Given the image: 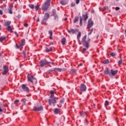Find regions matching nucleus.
<instances>
[{"instance_id": "obj_18", "label": "nucleus", "mask_w": 126, "mask_h": 126, "mask_svg": "<svg viewBox=\"0 0 126 126\" xmlns=\"http://www.w3.org/2000/svg\"><path fill=\"white\" fill-rule=\"evenodd\" d=\"M55 94V91H50V96L49 97L50 98H57L56 97H55L54 94Z\"/></svg>"}, {"instance_id": "obj_13", "label": "nucleus", "mask_w": 126, "mask_h": 126, "mask_svg": "<svg viewBox=\"0 0 126 126\" xmlns=\"http://www.w3.org/2000/svg\"><path fill=\"white\" fill-rule=\"evenodd\" d=\"M4 71L2 72V74L3 75H5L7 72H8V67L7 66H3Z\"/></svg>"}, {"instance_id": "obj_3", "label": "nucleus", "mask_w": 126, "mask_h": 126, "mask_svg": "<svg viewBox=\"0 0 126 126\" xmlns=\"http://www.w3.org/2000/svg\"><path fill=\"white\" fill-rule=\"evenodd\" d=\"M50 18V14L48 13H45L44 14V18L41 20V24L42 25H45L48 21V19Z\"/></svg>"}, {"instance_id": "obj_54", "label": "nucleus", "mask_w": 126, "mask_h": 126, "mask_svg": "<svg viewBox=\"0 0 126 126\" xmlns=\"http://www.w3.org/2000/svg\"><path fill=\"white\" fill-rule=\"evenodd\" d=\"M94 31V29L92 28L91 30V32L93 33V31Z\"/></svg>"}, {"instance_id": "obj_25", "label": "nucleus", "mask_w": 126, "mask_h": 126, "mask_svg": "<svg viewBox=\"0 0 126 126\" xmlns=\"http://www.w3.org/2000/svg\"><path fill=\"white\" fill-rule=\"evenodd\" d=\"M26 101H27L26 100V98H23L21 100V102H22V105H24L26 104Z\"/></svg>"}, {"instance_id": "obj_10", "label": "nucleus", "mask_w": 126, "mask_h": 126, "mask_svg": "<svg viewBox=\"0 0 126 126\" xmlns=\"http://www.w3.org/2000/svg\"><path fill=\"white\" fill-rule=\"evenodd\" d=\"M93 21H92V19H89L88 20V24L87 25V28L88 29H90V28H91L92 27V26H93Z\"/></svg>"}, {"instance_id": "obj_9", "label": "nucleus", "mask_w": 126, "mask_h": 126, "mask_svg": "<svg viewBox=\"0 0 126 126\" xmlns=\"http://www.w3.org/2000/svg\"><path fill=\"white\" fill-rule=\"evenodd\" d=\"M104 74L107 75H109L110 77H112V74H111V70L108 67H106L104 71Z\"/></svg>"}, {"instance_id": "obj_50", "label": "nucleus", "mask_w": 126, "mask_h": 126, "mask_svg": "<svg viewBox=\"0 0 126 126\" xmlns=\"http://www.w3.org/2000/svg\"><path fill=\"white\" fill-rule=\"evenodd\" d=\"M0 15H2L3 14V13L2 12V10L0 9Z\"/></svg>"}, {"instance_id": "obj_57", "label": "nucleus", "mask_w": 126, "mask_h": 126, "mask_svg": "<svg viewBox=\"0 0 126 126\" xmlns=\"http://www.w3.org/2000/svg\"><path fill=\"white\" fill-rule=\"evenodd\" d=\"M85 123H86V125H87L88 122H87V120H85Z\"/></svg>"}, {"instance_id": "obj_14", "label": "nucleus", "mask_w": 126, "mask_h": 126, "mask_svg": "<svg viewBox=\"0 0 126 126\" xmlns=\"http://www.w3.org/2000/svg\"><path fill=\"white\" fill-rule=\"evenodd\" d=\"M12 8H13V5L12 4H10L9 5V8L8 9V11L10 13V14H12Z\"/></svg>"}, {"instance_id": "obj_16", "label": "nucleus", "mask_w": 126, "mask_h": 126, "mask_svg": "<svg viewBox=\"0 0 126 126\" xmlns=\"http://www.w3.org/2000/svg\"><path fill=\"white\" fill-rule=\"evenodd\" d=\"M68 2V0H61L60 1V3L62 5H65V4H67V3Z\"/></svg>"}, {"instance_id": "obj_35", "label": "nucleus", "mask_w": 126, "mask_h": 126, "mask_svg": "<svg viewBox=\"0 0 126 126\" xmlns=\"http://www.w3.org/2000/svg\"><path fill=\"white\" fill-rule=\"evenodd\" d=\"M80 26H82V17H80Z\"/></svg>"}, {"instance_id": "obj_33", "label": "nucleus", "mask_w": 126, "mask_h": 126, "mask_svg": "<svg viewBox=\"0 0 126 126\" xmlns=\"http://www.w3.org/2000/svg\"><path fill=\"white\" fill-rule=\"evenodd\" d=\"M110 56L113 57H116V56H117V54L116 53L112 52L110 53Z\"/></svg>"}, {"instance_id": "obj_38", "label": "nucleus", "mask_w": 126, "mask_h": 126, "mask_svg": "<svg viewBox=\"0 0 126 126\" xmlns=\"http://www.w3.org/2000/svg\"><path fill=\"white\" fill-rule=\"evenodd\" d=\"M104 105L105 106H109V101H108L107 100H106L104 103Z\"/></svg>"}, {"instance_id": "obj_2", "label": "nucleus", "mask_w": 126, "mask_h": 126, "mask_svg": "<svg viewBox=\"0 0 126 126\" xmlns=\"http://www.w3.org/2000/svg\"><path fill=\"white\" fill-rule=\"evenodd\" d=\"M50 3L51 0H46V1L44 2V4H43L42 6L43 10H44L45 11L48 10V9L49 7H50Z\"/></svg>"}, {"instance_id": "obj_23", "label": "nucleus", "mask_w": 126, "mask_h": 126, "mask_svg": "<svg viewBox=\"0 0 126 126\" xmlns=\"http://www.w3.org/2000/svg\"><path fill=\"white\" fill-rule=\"evenodd\" d=\"M54 70H55V71L58 70L59 71V72H61V71H63V70H64V69H62V68H54Z\"/></svg>"}, {"instance_id": "obj_45", "label": "nucleus", "mask_w": 126, "mask_h": 126, "mask_svg": "<svg viewBox=\"0 0 126 126\" xmlns=\"http://www.w3.org/2000/svg\"><path fill=\"white\" fill-rule=\"evenodd\" d=\"M103 63H104V64H106V63H109V62L108 61V60H107V61H103Z\"/></svg>"}, {"instance_id": "obj_7", "label": "nucleus", "mask_w": 126, "mask_h": 126, "mask_svg": "<svg viewBox=\"0 0 126 126\" xmlns=\"http://www.w3.org/2000/svg\"><path fill=\"white\" fill-rule=\"evenodd\" d=\"M51 63V62H49L47 61V60H42L40 62V66L43 67V66H45L46 64H49Z\"/></svg>"}, {"instance_id": "obj_51", "label": "nucleus", "mask_w": 126, "mask_h": 126, "mask_svg": "<svg viewBox=\"0 0 126 126\" xmlns=\"http://www.w3.org/2000/svg\"><path fill=\"white\" fill-rule=\"evenodd\" d=\"M24 26L25 27H28V24H24Z\"/></svg>"}, {"instance_id": "obj_44", "label": "nucleus", "mask_w": 126, "mask_h": 126, "mask_svg": "<svg viewBox=\"0 0 126 126\" xmlns=\"http://www.w3.org/2000/svg\"><path fill=\"white\" fill-rule=\"evenodd\" d=\"M35 10L37 11L38 10V9H39V6L36 5L35 6Z\"/></svg>"}, {"instance_id": "obj_19", "label": "nucleus", "mask_w": 126, "mask_h": 126, "mask_svg": "<svg viewBox=\"0 0 126 126\" xmlns=\"http://www.w3.org/2000/svg\"><path fill=\"white\" fill-rule=\"evenodd\" d=\"M83 18L85 21H86V20L88 19V15L87 13H86L85 14H83Z\"/></svg>"}, {"instance_id": "obj_59", "label": "nucleus", "mask_w": 126, "mask_h": 126, "mask_svg": "<svg viewBox=\"0 0 126 126\" xmlns=\"http://www.w3.org/2000/svg\"><path fill=\"white\" fill-rule=\"evenodd\" d=\"M108 6H106V7H105V9H108Z\"/></svg>"}, {"instance_id": "obj_37", "label": "nucleus", "mask_w": 126, "mask_h": 126, "mask_svg": "<svg viewBox=\"0 0 126 126\" xmlns=\"http://www.w3.org/2000/svg\"><path fill=\"white\" fill-rule=\"evenodd\" d=\"M87 50V49L86 48H83V50H82V54H84V53H85Z\"/></svg>"}, {"instance_id": "obj_48", "label": "nucleus", "mask_w": 126, "mask_h": 126, "mask_svg": "<svg viewBox=\"0 0 126 126\" xmlns=\"http://www.w3.org/2000/svg\"><path fill=\"white\" fill-rule=\"evenodd\" d=\"M16 47L17 48V49H19V48H20L21 47H22V46H20V44L18 46L17 45H16Z\"/></svg>"}, {"instance_id": "obj_41", "label": "nucleus", "mask_w": 126, "mask_h": 126, "mask_svg": "<svg viewBox=\"0 0 126 126\" xmlns=\"http://www.w3.org/2000/svg\"><path fill=\"white\" fill-rule=\"evenodd\" d=\"M64 102V99H61L60 100L61 104H63V102Z\"/></svg>"}, {"instance_id": "obj_28", "label": "nucleus", "mask_w": 126, "mask_h": 126, "mask_svg": "<svg viewBox=\"0 0 126 126\" xmlns=\"http://www.w3.org/2000/svg\"><path fill=\"white\" fill-rule=\"evenodd\" d=\"M81 37V32H79L77 34V39L79 40V39H80Z\"/></svg>"}, {"instance_id": "obj_32", "label": "nucleus", "mask_w": 126, "mask_h": 126, "mask_svg": "<svg viewBox=\"0 0 126 126\" xmlns=\"http://www.w3.org/2000/svg\"><path fill=\"white\" fill-rule=\"evenodd\" d=\"M123 63V59H122V57H120V60L118 61V64L121 65Z\"/></svg>"}, {"instance_id": "obj_29", "label": "nucleus", "mask_w": 126, "mask_h": 126, "mask_svg": "<svg viewBox=\"0 0 126 126\" xmlns=\"http://www.w3.org/2000/svg\"><path fill=\"white\" fill-rule=\"evenodd\" d=\"M6 38L5 36H1L0 37V42H1L2 41H4V39H6Z\"/></svg>"}, {"instance_id": "obj_36", "label": "nucleus", "mask_w": 126, "mask_h": 126, "mask_svg": "<svg viewBox=\"0 0 126 126\" xmlns=\"http://www.w3.org/2000/svg\"><path fill=\"white\" fill-rule=\"evenodd\" d=\"M29 7L31 8L32 9H34V5L33 4H30Z\"/></svg>"}, {"instance_id": "obj_39", "label": "nucleus", "mask_w": 126, "mask_h": 126, "mask_svg": "<svg viewBox=\"0 0 126 126\" xmlns=\"http://www.w3.org/2000/svg\"><path fill=\"white\" fill-rule=\"evenodd\" d=\"M55 70H49L47 71V73H51V72H53V71H55Z\"/></svg>"}, {"instance_id": "obj_27", "label": "nucleus", "mask_w": 126, "mask_h": 126, "mask_svg": "<svg viewBox=\"0 0 126 126\" xmlns=\"http://www.w3.org/2000/svg\"><path fill=\"white\" fill-rule=\"evenodd\" d=\"M65 42H66V39H65V38H63L61 41V43L63 45H65Z\"/></svg>"}, {"instance_id": "obj_52", "label": "nucleus", "mask_w": 126, "mask_h": 126, "mask_svg": "<svg viewBox=\"0 0 126 126\" xmlns=\"http://www.w3.org/2000/svg\"><path fill=\"white\" fill-rule=\"evenodd\" d=\"M79 0H76V3L77 4H78V3H79Z\"/></svg>"}, {"instance_id": "obj_24", "label": "nucleus", "mask_w": 126, "mask_h": 126, "mask_svg": "<svg viewBox=\"0 0 126 126\" xmlns=\"http://www.w3.org/2000/svg\"><path fill=\"white\" fill-rule=\"evenodd\" d=\"M25 45V39H22L21 40V43L20 44V46H22V47H23V46Z\"/></svg>"}, {"instance_id": "obj_63", "label": "nucleus", "mask_w": 126, "mask_h": 126, "mask_svg": "<svg viewBox=\"0 0 126 126\" xmlns=\"http://www.w3.org/2000/svg\"><path fill=\"white\" fill-rule=\"evenodd\" d=\"M116 1H119V0H115Z\"/></svg>"}, {"instance_id": "obj_6", "label": "nucleus", "mask_w": 126, "mask_h": 126, "mask_svg": "<svg viewBox=\"0 0 126 126\" xmlns=\"http://www.w3.org/2000/svg\"><path fill=\"white\" fill-rule=\"evenodd\" d=\"M57 100H58L57 97H53L52 98H50L48 100L50 106H51L52 104H56L57 103Z\"/></svg>"}, {"instance_id": "obj_26", "label": "nucleus", "mask_w": 126, "mask_h": 126, "mask_svg": "<svg viewBox=\"0 0 126 126\" xmlns=\"http://www.w3.org/2000/svg\"><path fill=\"white\" fill-rule=\"evenodd\" d=\"M46 52H47V53H49V52H51V51H52V47H51L50 46H48L46 48Z\"/></svg>"}, {"instance_id": "obj_21", "label": "nucleus", "mask_w": 126, "mask_h": 126, "mask_svg": "<svg viewBox=\"0 0 126 126\" xmlns=\"http://www.w3.org/2000/svg\"><path fill=\"white\" fill-rule=\"evenodd\" d=\"M11 24V21H8L5 22L4 26H9Z\"/></svg>"}, {"instance_id": "obj_11", "label": "nucleus", "mask_w": 126, "mask_h": 126, "mask_svg": "<svg viewBox=\"0 0 126 126\" xmlns=\"http://www.w3.org/2000/svg\"><path fill=\"white\" fill-rule=\"evenodd\" d=\"M53 16L54 17V19L53 20V22H54V23L58 22V21H59V17L58 16V15H57L56 13H54L53 14Z\"/></svg>"}, {"instance_id": "obj_43", "label": "nucleus", "mask_w": 126, "mask_h": 126, "mask_svg": "<svg viewBox=\"0 0 126 126\" xmlns=\"http://www.w3.org/2000/svg\"><path fill=\"white\" fill-rule=\"evenodd\" d=\"M23 55H24V58H26V52L23 51Z\"/></svg>"}, {"instance_id": "obj_5", "label": "nucleus", "mask_w": 126, "mask_h": 126, "mask_svg": "<svg viewBox=\"0 0 126 126\" xmlns=\"http://www.w3.org/2000/svg\"><path fill=\"white\" fill-rule=\"evenodd\" d=\"M43 107L41 105H35L33 107V110L35 112H41V111H43Z\"/></svg>"}, {"instance_id": "obj_53", "label": "nucleus", "mask_w": 126, "mask_h": 126, "mask_svg": "<svg viewBox=\"0 0 126 126\" xmlns=\"http://www.w3.org/2000/svg\"><path fill=\"white\" fill-rule=\"evenodd\" d=\"M14 33H15V35L17 36V37H18V33H17V32H15Z\"/></svg>"}, {"instance_id": "obj_47", "label": "nucleus", "mask_w": 126, "mask_h": 126, "mask_svg": "<svg viewBox=\"0 0 126 126\" xmlns=\"http://www.w3.org/2000/svg\"><path fill=\"white\" fill-rule=\"evenodd\" d=\"M90 41H91V39H90V38L88 37L87 39V41L86 42H88V44H89V42H90Z\"/></svg>"}, {"instance_id": "obj_4", "label": "nucleus", "mask_w": 126, "mask_h": 126, "mask_svg": "<svg viewBox=\"0 0 126 126\" xmlns=\"http://www.w3.org/2000/svg\"><path fill=\"white\" fill-rule=\"evenodd\" d=\"M87 38V35H85L82 39V43H83V46H84V47H86L87 49H88L89 48V45L88 42H86Z\"/></svg>"}, {"instance_id": "obj_61", "label": "nucleus", "mask_w": 126, "mask_h": 126, "mask_svg": "<svg viewBox=\"0 0 126 126\" xmlns=\"http://www.w3.org/2000/svg\"><path fill=\"white\" fill-rule=\"evenodd\" d=\"M80 66L82 65V63H80Z\"/></svg>"}, {"instance_id": "obj_58", "label": "nucleus", "mask_w": 126, "mask_h": 126, "mask_svg": "<svg viewBox=\"0 0 126 126\" xmlns=\"http://www.w3.org/2000/svg\"><path fill=\"white\" fill-rule=\"evenodd\" d=\"M64 20L65 21H66V20H67V19L66 18H65L64 19Z\"/></svg>"}, {"instance_id": "obj_49", "label": "nucleus", "mask_w": 126, "mask_h": 126, "mask_svg": "<svg viewBox=\"0 0 126 126\" xmlns=\"http://www.w3.org/2000/svg\"><path fill=\"white\" fill-rule=\"evenodd\" d=\"M115 10H116L117 11H118V10H120V7H116L115 8Z\"/></svg>"}, {"instance_id": "obj_12", "label": "nucleus", "mask_w": 126, "mask_h": 126, "mask_svg": "<svg viewBox=\"0 0 126 126\" xmlns=\"http://www.w3.org/2000/svg\"><path fill=\"white\" fill-rule=\"evenodd\" d=\"M87 89L86 85H84V84H82L80 86V90L82 92H84Z\"/></svg>"}, {"instance_id": "obj_34", "label": "nucleus", "mask_w": 126, "mask_h": 126, "mask_svg": "<svg viewBox=\"0 0 126 126\" xmlns=\"http://www.w3.org/2000/svg\"><path fill=\"white\" fill-rule=\"evenodd\" d=\"M85 115H86V113H85V112H81V113H80V116H81V117H84V116H85Z\"/></svg>"}, {"instance_id": "obj_42", "label": "nucleus", "mask_w": 126, "mask_h": 126, "mask_svg": "<svg viewBox=\"0 0 126 126\" xmlns=\"http://www.w3.org/2000/svg\"><path fill=\"white\" fill-rule=\"evenodd\" d=\"M19 100H18V99H17V100H15V101H14V104H17V103H19Z\"/></svg>"}, {"instance_id": "obj_56", "label": "nucleus", "mask_w": 126, "mask_h": 126, "mask_svg": "<svg viewBox=\"0 0 126 126\" xmlns=\"http://www.w3.org/2000/svg\"><path fill=\"white\" fill-rule=\"evenodd\" d=\"M0 112H3V110L2 109H1V108H0Z\"/></svg>"}, {"instance_id": "obj_22", "label": "nucleus", "mask_w": 126, "mask_h": 126, "mask_svg": "<svg viewBox=\"0 0 126 126\" xmlns=\"http://www.w3.org/2000/svg\"><path fill=\"white\" fill-rule=\"evenodd\" d=\"M76 32H75V30L73 29H71L70 31L68 30V32L70 34V33H72V34H75Z\"/></svg>"}, {"instance_id": "obj_20", "label": "nucleus", "mask_w": 126, "mask_h": 126, "mask_svg": "<svg viewBox=\"0 0 126 126\" xmlns=\"http://www.w3.org/2000/svg\"><path fill=\"white\" fill-rule=\"evenodd\" d=\"M48 33L50 35V37H49V38L50 40H53V31H49L48 32Z\"/></svg>"}, {"instance_id": "obj_15", "label": "nucleus", "mask_w": 126, "mask_h": 126, "mask_svg": "<svg viewBox=\"0 0 126 126\" xmlns=\"http://www.w3.org/2000/svg\"><path fill=\"white\" fill-rule=\"evenodd\" d=\"M118 71H119V70H114V69H112L110 70V73L111 74V76H115V75H116V74L118 73Z\"/></svg>"}, {"instance_id": "obj_55", "label": "nucleus", "mask_w": 126, "mask_h": 126, "mask_svg": "<svg viewBox=\"0 0 126 126\" xmlns=\"http://www.w3.org/2000/svg\"><path fill=\"white\" fill-rule=\"evenodd\" d=\"M91 34H92V32H89L88 33V36H90V35H91Z\"/></svg>"}, {"instance_id": "obj_46", "label": "nucleus", "mask_w": 126, "mask_h": 126, "mask_svg": "<svg viewBox=\"0 0 126 126\" xmlns=\"http://www.w3.org/2000/svg\"><path fill=\"white\" fill-rule=\"evenodd\" d=\"M71 6H72V7H73V6H75V3H73V2H72L71 3Z\"/></svg>"}, {"instance_id": "obj_40", "label": "nucleus", "mask_w": 126, "mask_h": 126, "mask_svg": "<svg viewBox=\"0 0 126 126\" xmlns=\"http://www.w3.org/2000/svg\"><path fill=\"white\" fill-rule=\"evenodd\" d=\"M71 71L74 73H75V72H76V70L74 69H71Z\"/></svg>"}, {"instance_id": "obj_64", "label": "nucleus", "mask_w": 126, "mask_h": 126, "mask_svg": "<svg viewBox=\"0 0 126 126\" xmlns=\"http://www.w3.org/2000/svg\"><path fill=\"white\" fill-rule=\"evenodd\" d=\"M37 21H39V18H38Z\"/></svg>"}, {"instance_id": "obj_17", "label": "nucleus", "mask_w": 126, "mask_h": 126, "mask_svg": "<svg viewBox=\"0 0 126 126\" xmlns=\"http://www.w3.org/2000/svg\"><path fill=\"white\" fill-rule=\"evenodd\" d=\"M54 113L55 115H58V114H60L61 113V109L60 108H56L54 109Z\"/></svg>"}, {"instance_id": "obj_8", "label": "nucleus", "mask_w": 126, "mask_h": 126, "mask_svg": "<svg viewBox=\"0 0 126 126\" xmlns=\"http://www.w3.org/2000/svg\"><path fill=\"white\" fill-rule=\"evenodd\" d=\"M22 88L23 90L25 92H26V93H29L30 90L29 88L27 87L25 84H23L22 85Z\"/></svg>"}, {"instance_id": "obj_1", "label": "nucleus", "mask_w": 126, "mask_h": 126, "mask_svg": "<svg viewBox=\"0 0 126 126\" xmlns=\"http://www.w3.org/2000/svg\"><path fill=\"white\" fill-rule=\"evenodd\" d=\"M28 81H30V82H31L32 84H37V79L31 74L28 75Z\"/></svg>"}, {"instance_id": "obj_62", "label": "nucleus", "mask_w": 126, "mask_h": 126, "mask_svg": "<svg viewBox=\"0 0 126 126\" xmlns=\"http://www.w3.org/2000/svg\"><path fill=\"white\" fill-rule=\"evenodd\" d=\"M0 57H1V53H0Z\"/></svg>"}, {"instance_id": "obj_31", "label": "nucleus", "mask_w": 126, "mask_h": 126, "mask_svg": "<svg viewBox=\"0 0 126 126\" xmlns=\"http://www.w3.org/2000/svg\"><path fill=\"white\" fill-rule=\"evenodd\" d=\"M7 29L8 31H9L10 32H11V31H12V29H11V26H8Z\"/></svg>"}, {"instance_id": "obj_30", "label": "nucleus", "mask_w": 126, "mask_h": 126, "mask_svg": "<svg viewBox=\"0 0 126 126\" xmlns=\"http://www.w3.org/2000/svg\"><path fill=\"white\" fill-rule=\"evenodd\" d=\"M78 21V17H75L73 21L74 23H76Z\"/></svg>"}, {"instance_id": "obj_60", "label": "nucleus", "mask_w": 126, "mask_h": 126, "mask_svg": "<svg viewBox=\"0 0 126 126\" xmlns=\"http://www.w3.org/2000/svg\"><path fill=\"white\" fill-rule=\"evenodd\" d=\"M98 38H99V35H98L96 37V39H98Z\"/></svg>"}]
</instances>
